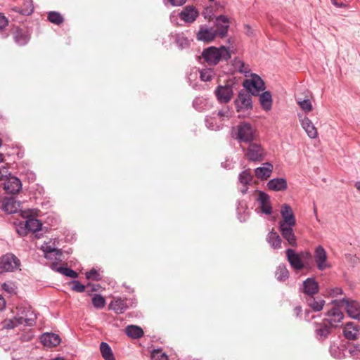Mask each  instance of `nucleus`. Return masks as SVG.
<instances>
[{
  "mask_svg": "<svg viewBox=\"0 0 360 360\" xmlns=\"http://www.w3.org/2000/svg\"><path fill=\"white\" fill-rule=\"evenodd\" d=\"M18 311L16 316L13 319L4 321V328L12 329L22 324L28 326L34 325L37 319V315L31 307H20L18 308Z\"/></svg>",
  "mask_w": 360,
  "mask_h": 360,
  "instance_id": "nucleus-1",
  "label": "nucleus"
},
{
  "mask_svg": "<svg viewBox=\"0 0 360 360\" xmlns=\"http://www.w3.org/2000/svg\"><path fill=\"white\" fill-rule=\"evenodd\" d=\"M231 58L229 51L224 46L220 48L210 46L202 53V58L209 65H215L220 60H227Z\"/></svg>",
  "mask_w": 360,
  "mask_h": 360,
  "instance_id": "nucleus-2",
  "label": "nucleus"
},
{
  "mask_svg": "<svg viewBox=\"0 0 360 360\" xmlns=\"http://www.w3.org/2000/svg\"><path fill=\"white\" fill-rule=\"evenodd\" d=\"M236 138L241 142L251 143L257 139L256 129L247 122H242L234 129Z\"/></svg>",
  "mask_w": 360,
  "mask_h": 360,
  "instance_id": "nucleus-3",
  "label": "nucleus"
},
{
  "mask_svg": "<svg viewBox=\"0 0 360 360\" xmlns=\"http://www.w3.org/2000/svg\"><path fill=\"white\" fill-rule=\"evenodd\" d=\"M334 305L343 307L347 315L354 319H360V304L350 298L335 300L332 302Z\"/></svg>",
  "mask_w": 360,
  "mask_h": 360,
  "instance_id": "nucleus-4",
  "label": "nucleus"
},
{
  "mask_svg": "<svg viewBox=\"0 0 360 360\" xmlns=\"http://www.w3.org/2000/svg\"><path fill=\"white\" fill-rule=\"evenodd\" d=\"M286 257L290 266L295 270H301L304 268V261L311 258V254L309 252H301L297 253L292 249L286 250Z\"/></svg>",
  "mask_w": 360,
  "mask_h": 360,
  "instance_id": "nucleus-5",
  "label": "nucleus"
},
{
  "mask_svg": "<svg viewBox=\"0 0 360 360\" xmlns=\"http://www.w3.org/2000/svg\"><path fill=\"white\" fill-rule=\"evenodd\" d=\"M20 266V259L13 254L8 253L0 257V274L13 271Z\"/></svg>",
  "mask_w": 360,
  "mask_h": 360,
  "instance_id": "nucleus-6",
  "label": "nucleus"
},
{
  "mask_svg": "<svg viewBox=\"0 0 360 360\" xmlns=\"http://www.w3.org/2000/svg\"><path fill=\"white\" fill-rule=\"evenodd\" d=\"M245 151V157L252 162H261L265 157V152L262 146L254 141L249 143Z\"/></svg>",
  "mask_w": 360,
  "mask_h": 360,
  "instance_id": "nucleus-7",
  "label": "nucleus"
},
{
  "mask_svg": "<svg viewBox=\"0 0 360 360\" xmlns=\"http://www.w3.org/2000/svg\"><path fill=\"white\" fill-rule=\"evenodd\" d=\"M243 86L252 95H257L259 91L264 89V83L260 77L252 74L250 79H247L243 82Z\"/></svg>",
  "mask_w": 360,
  "mask_h": 360,
  "instance_id": "nucleus-8",
  "label": "nucleus"
},
{
  "mask_svg": "<svg viewBox=\"0 0 360 360\" xmlns=\"http://www.w3.org/2000/svg\"><path fill=\"white\" fill-rule=\"evenodd\" d=\"M281 220L278 223V227L283 226H295L296 225V219L291 207L287 204H284L281 210Z\"/></svg>",
  "mask_w": 360,
  "mask_h": 360,
  "instance_id": "nucleus-9",
  "label": "nucleus"
},
{
  "mask_svg": "<svg viewBox=\"0 0 360 360\" xmlns=\"http://www.w3.org/2000/svg\"><path fill=\"white\" fill-rule=\"evenodd\" d=\"M339 307L334 305V307L327 312L326 318L325 319L329 323V325L332 326L334 328L342 325L344 314Z\"/></svg>",
  "mask_w": 360,
  "mask_h": 360,
  "instance_id": "nucleus-10",
  "label": "nucleus"
},
{
  "mask_svg": "<svg viewBox=\"0 0 360 360\" xmlns=\"http://www.w3.org/2000/svg\"><path fill=\"white\" fill-rule=\"evenodd\" d=\"M251 93L247 90H242L239 92L237 99L235 101L238 111L242 109H250L252 108Z\"/></svg>",
  "mask_w": 360,
  "mask_h": 360,
  "instance_id": "nucleus-11",
  "label": "nucleus"
},
{
  "mask_svg": "<svg viewBox=\"0 0 360 360\" xmlns=\"http://www.w3.org/2000/svg\"><path fill=\"white\" fill-rule=\"evenodd\" d=\"M215 94L221 103H228L231 101L233 96V89L231 86H219L215 91Z\"/></svg>",
  "mask_w": 360,
  "mask_h": 360,
  "instance_id": "nucleus-12",
  "label": "nucleus"
},
{
  "mask_svg": "<svg viewBox=\"0 0 360 360\" xmlns=\"http://www.w3.org/2000/svg\"><path fill=\"white\" fill-rule=\"evenodd\" d=\"M334 328L324 319L321 323H316L315 333L320 339L326 338Z\"/></svg>",
  "mask_w": 360,
  "mask_h": 360,
  "instance_id": "nucleus-13",
  "label": "nucleus"
},
{
  "mask_svg": "<svg viewBox=\"0 0 360 360\" xmlns=\"http://www.w3.org/2000/svg\"><path fill=\"white\" fill-rule=\"evenodd\" d=\"M22 188V184L19 179L10 176L4 183V190L11 194L18 193Z\"/></svg>",
  "mask_w": 360,
  "mask_h": 360,
  "instance_id": "nucleus-14",
  "label": "nucleus"
},
{
  "mask_svg": "<svg viewBox=\"0 0 360 360\" xmlns=\"http://www.w3.org/2000/svg\"><path fill=\"white\" fill-rule=\"evenodd\" d=\"M216 21L217 29L214 30L217 32V35L219 34L221 37H225L229 27V18L225 15H221L216 18Z\"/></svg>",
  "mask_w": 360,
  "mask_h": 360,
  "instance_id": "nucleus-15",
  "label": "nucleus"
},
{
  "mask_svg": "<svg viewBox=\"0 0 360 360\" xmlns=\"http://www.w3.org/2000/svg\"><path fill=\"white\" fill-rule=\"evenodd\" d=\"M198 12L195 7L188 6L184 8L182 11L180 13V18L186 22H193L195 20L198 16Z\"/></svg>",
  "mask_w": 360,
  "mask_h": 360,
  "instance_id": "nucleus-16",
  "label": "nucleus"
},
{
  "mask_svg": "<svg viewBox=\"0 0 360 360\" xmlns=\"http://www.w3.org/2000/svg\"><path fill=\"white\" fill-rule=\"evenodd\" d=\"M300 122L302 127L310 139H316L318 136L317 129L309 117H304L300 120Z\"/></svg>",
  "mask_w": 360,
  "mask_h": 360,
  "instance_id": "nucleus-17",
  "label": "nucleus"
},
{
  "mask_svg": "<svg viewBox=\"0 0 360 360\" xmlns=\"http://www.w3.org/2000/svg\"><path fill=\"white\" fill-rule=\"evenodd\" d=\"M314 257L318 269L319 270H324L327 266V255L323 247L319 246L316 248Z\"/></svg>",
  "mask_w": 360,
  "mask_h": 360,
  "instance_id": "nucleus-18",
  "label": "nucleus"
},
{
  "mask_svg": "<svg viewBox=\"0 0 360 360\" xmlns=\"http://www.w3.org/2000/svg\"><path fill=\"white\" fill-rule=\"evenodd\" d=\"M293 226L278 227L282 236L287 240L288 243L293 247L297 246V238L292 230Z\"/></svg>",
  "mask_w": 360,
  "mask_h": 360,
  "instance_id": "nucleus-19",
  "label": "nucleus"
},
{
  "mask_svg": "<svg viewBox=\"0 0 360 360\" xmlns=\"http://www.w3.org/2000/svg\"><path fill=\"white\" fill-rule=\"evenodd\" d=\"M41 342L46 347H53L58 345L60 338L55 333H44L41 336Z\"/></svg>",
  "mask_w": 360,
  "mask_h": 360,
  "instance_id": "nucleus-20",
  "label": "nucleus"
},
{
  "mask_svg": "<svg viewBox=\"0 0 360 360\" xmlns=\"http://www.w3.org/2000/svg\"><path fill=\"white\" fill-rule=\"evenodd\" d=\"M25 226L28 231L33 232L35 238H41V234L39 233V231H41L42 224L39 220L34 218L28 219L25 221Z\"/></svg>",
  "mask_w": 360,
  "mask_h": 360,
  "instance_id": "nucleus-21",
  "label": "nucleus"
},
{
  "mask_svg": "<svg viewBox=\"0 0 360 360\" xmlns=\"http://www.w3.org/2000/svg\"><path fill=\"white\" fill-rule=\"evenodd\" d=\"M109 308L117 314H122L128 309L127 300L122 298L114 299L110 303Z\"/></svg>",
  "mask_w": 360,
  "mask_h": 360,
  "instance_id": "nucleus-22",
  "label": "nucleus"
},
{
  "mask_svg": "<svg viewBox=\"0 0 360 360\" xmlns=\"http://www.w3.org/2000/svg\"><path fill=\"white\" fill-rule=\"evenodd\" d=\"M273 170V165L269 162H266L262 167H257L255 169V176L258 179H266L271 176Z\"/></svg>",
  "mask_w": 360,
  "mask_h": 360,
  "instance_id": "nucleus-23",
  "label": "nucleus"
},
{
  "mask_svg": "<svg viewBox=\"0 0 360 360\" xmlns=\"http://www.w3.org/2000/svg\"><path fill=\"white\" fill-rule=\"evenodd\" d=\"M18 203L13 197L4 198L2 200L1 208L7 213L15 212L18 210Z\"/></svg>",
  "mask_w": 360,
  "mask_h": 360,
  "instance_id": "nucleus-24",
  "label": "nucleus"
},
{
  "mask_svg": "<svg viewBox=\"0 0 360 360\" xmlns=\"http://www.w3.org/2000/svg\"><path fill=\"white\" fill-rule=\"evenodd\" d=\"M304 292L313 296L319 292V284L313 278H307L303 283Z\"/></svg>",
  "mask_w": 360,
  "mask_h": 360,
  "instance_id": "nucleus-25",
  "label": "nucleus"
},
{
  "mask_svg": "<svg viewBox=\"0 0 360 360\" xmlns=\"http://www.w3.org/2000/svg\"><path fill=\"white\" fill-rule=\"evenodd\" d=\"M343 334L347 339L355 340L358 338L359 330L352 322H349L343 328Z\"/></svg>",
  "mask_w": 360,
  "mask_h": 360,
  "instance_id": "nucleus-26",
  "label": "nucleus"
},
{
  "mask_svg": "<svg viewBox=\"0 0 360 360\" xmlns=\"http://www.w3.org/2000/svg\"><path fill=\"white\" fill-rule=\"evenodd\" d=\"M217 36V32L211 29L201 28L197 34L198 39L206 42H210L214 39Z\"/></svg>",
  "mask_w": 360,
  "mask_h": 360,
  "instance_id": "nucleus-27",
  "label": "nucleus"
},
{
  "mask_svg": "<svg viewBox=\"0 0 360 360\" xmlns=\"http://www.w3.org/2000/svg\"><path fill=\"white\" fill-rule=\"evenodd\" d=\"M268 188L275 191H283L287 188L285 179L277 178L270 180L267 184Z\"/></svg>",
  "mask_w": 360,
  "mask_h": 360,
  "instance_id": "nucleus-28",
  "label": "nucleus"
},
{
  "mask_svg": "<svg viewBox=\"0 0 360 360\" xmlns=\"http://www.w3.org/2000/svg\"><path fill=\"white\" fill-rule=\"evenodd\" d=\"M23 6L22 8L15 6L12 8L13 11L20 13L23 15H29L33 12V6L31 0H22Z\"/></svg>",
  "mask_w": 360,
  "mask_h": 360,
  "instance_id": "nucleus-29",
  "label": "nucleus"
},
{
  "mask_svg": "<svg viewBox=\"0 0 360 360\" xmlns=\"http://www.w3.org/2000/svg\"><path fill=\"white\" fill-rule=\"evenodd\" d=\"M259 102L262 108L269 111L271 109L272 98L269 91H264L259 96Z\"/></svg>",
  "mask_w": 360,
  "mask_h": 360,
  "instance_id": "nucleus-30",
  "label": "nucleus"
},
{
  "mask_svg": "<svg viewBox=\"0 0 360 360\" xmlns=\"http://www.w3.org/2000/svg\"><path fill=\"white\" fill-rule=\"evenodd\" d=\"M252 180V175L250 169H247L241 172L239 175V181L245 188L241 189L243 193H245L248 191L247 185H248Z\"/></svg>",
  "mask_w": 360,
  "mask_h": 360,
  "instance_id": "nucleus-31",
  "label": "nucleus"
},
{
  "mask_svg": "<svg viewBox=\"0 0 360 360\" xmlns=\"http://www.w3.org/2000/svg\"><path fill=\"white\" fill-rule=\"evenodd\" d=\"M267 241L274 249H279L281 248V238L279 235L274 231H271L268 234Z\"/></svg>",
  "mask_w": 360,
  "mask_h": 360,
  "instance_id": "nucleus-32",
  "label": "nucleus"
},
{
  "mask_svg": "<svg viewBox=\"0 0 360 360\" xmlns=\"http://www.w3.org/2000/svg\"><path fill=\"white\" fill-rule=\"evenodd\" d=\"M100 351L102 357L105 360H115L112 351L108 344L105 342H101L100 345Z\"/></svg>",
  "mask_w": 360,
  "mask_h": 360,
  "instance_id": "nucleus-33",
  "label": "nucleus"
},
{
  "mask_svg": "<svg viewBox=\"0 0 360 360\" xmlns=\"http://www.w3.org/2000/svg\"><path fill=\"white\" fill-rule=\"evenodd\" d=\"M126 333L132 338H140L143 336V331L141 328L131 325L126 328Z\"/></svg>",
  "mask_w": 360,
  "mask_h": 360,
  "instance_id": "nucleus-34",
  "label": "nucleus"
},
{
  "mask_svg": "<svg viewBox=\"0 0 360 360\" xmlns=\"http://www.w3.org/2000/svg\"><path fill=\"white\" fill-rule=\"evenodd\" d=\"M307 304L314 311H319L323 309L325 301L321 298L315 299L311 296L307 300Z\"/></svg>",
  "mask_w": 360,
  "mask_h": 360,
  "instance_id": "nucleus-35",
  "label": "nucleus"
},
{
  "mask_svg": "<svg viewBox=\"0 0 360 360\" xmlns=\"http://www.w3.org/2000/svg\"><path fill=\"white\" fill-rule=\"evenodd\" d=\"M276 278L280 281H285L289 276V271L285 265H280L276 271Z\"/></svg>",
  "mask_w": 360,
  "mask_h": 360,
  "instance_id": "nucleus-36",
  "label": "nucleus"
},
{
  "mask_svg": "<svg viewBox=\"0 0 360 360\" xmlns=\"http://www.w3.org/2000/svg\"><path fill=\"white\" fill-rule=\"evenodd\" d=\"M48 20L55 24V25H61L63 21H64V18L63 17V15L58 13V12H56V11H51L48 13Z\"/></svg>",
  "mask_w": 360,
  "mask_h": 360,
  "instance_id": "nucleus-37",
  "label": "nucleus"
},
{
  "mask_svg": "<svg viewBox=\"0 0 360 360\" xmlns=\"http://www.w3.org/2000/svg\"><path fill=\"white\" fill-rule=\"evenodd\" d=\"M297 103L300 108L307 113L311 112L313 109L312 104L309 99L297 98Z\"/></svg>",
  "mask_w": 360,
  "mask_h": 360,
  "instance_id": "nucleus-38",
  "label": "nucleus"
},
{
  "mask_svg": "<svg viewBox=\"0 0 360 360\" xmlns=\"http://www.w3.org/2000/svg\"><path fill=\"white\" fill-rule=\"evenodd\" d=\"M235 67L238 70V71L241 73H243L246 77L248 74L250 72V68L248 65H246L242 60H237L235 62Z\"/></svg>",
  "mask_w": 360,
  "mask_h": 360,
  "instance_id": "nucleus-39",
  "label": "nucleus"
},
{
  "mask_svg": "<svg viewBox=\"0 0 360 360\" xmlns=\"http://www.w3.org/2000/svg\"><path fill=\"white\" fill-rule=\"evenodd\" d=\"M93 305L98 309H102L105 305V300L104 297L100 295H96L92 298Z\"/></svg>",
  "mask_w": 360,
  "mask_h": 360,
  "instance_id": "nucleus-40",
  "label": "nucleus"
},
{
  "mask_svg": "<svg viewBox=\"0 0 360 360\" xmlns=\"http://www.w3.org/2000/svg\"><path fill=\"white\" fill-rule=\"evenodd\" d=\"M57 271L62 274L63 275L72 278H77L78 276V274L77 272L67 267H59L58 268Z\"/></svg>",
  "mask_w": 360,
  "mask_h": 360,
  "instance_id": "nucleus-41",
  "label": "nucleus"
},
{
  "mask_svg": "<svg viewBox=\"0 0 360 360\" xmlns=\"http://www.w3.org/2000/svg\"><path fill=\"white\" fill-rule=\"evenodd\" d=\"M152 360H168L167 355L162 352L161 349H154L151 352Z\"/></svg>",
  "mask_w": 360,
  "mask_h": 360,
  "instance_id": "nucleus-42",
  "label": "nucleus"
},
{
  "mask_svg": "<svg viewBox=\"0 0 360 360\" xmlns=\"http://www.w3.org/2000/svg\"><path fill=\"white\" fill-rule=\"evenodd\" d=\"M15 41L20 45L25 44L27 41V36L23 34L21 32H17L15 36Z\"/></svg>",
  "mask_w": 360,
  "mask_h": 360,
  "instance_id": "nucleus-43",
  "label": "nucleus"
},
{
  "mask_svg": "<svg viewBox=\"0 0 360 360\" xmlns=\"http://www.w3.org/2000/svg\"><path fill=\"white\" fill-rule=\"evenodd\" d=\"M258 201L260 202V204H266L267 202H269V197L267 194L262 191H258Z\"/></svg>",
  "mask_w": 360,
  "mask_h": 360,
  "instance_id": "nucleus-44",
  "label": "nucleus"
},
{
  "mask_svg": "<svg viewBox=\"0 0 360 360\" xmlns=\"http://www.w3.org/2000/svg\"><path fill=\"white\" fill-rule=\"evenodd\" d=\"M86 278L87 279H93L96 281L101 279L99 274L95 269H92L90 271L86 272Z\"/></svg>",
  "mask_w": 360,
  "mask_h": 360,
  "instance_id": "nucleus-45",
  "label": "nucleus"
},
{
  "mask_svg": "<svg viewBox=\"0 0 360 360\" xmlns=\"http://www.w3.org/2000/svg\"><path fill=\"white\" fill-rule=\"evenodd\" d=\"M73 286L72 289L74 291L78 292H83L85 290V286L82 284H81L78 281H72Z\"/></svg>",
  "mask_w": 360,
  "mask_h": 360,
  "instance_id": "nucleus-46",
  "label": "nucleus"
},
{
  "mask_svg": "<svg viewBox=\"0 0 360 360\" xmlns=\"http://www.w3.org/2000/svg\"><path fill=\"white\" fill-rule=\"evenodd\" d=\"M329 295L332 297H335L338 296L339 295L342 294V290L340 288H334L330 290L328 292Z\"/></svg>",
  "mask_w": 360,
  "mask_h": 360,
  "instance_id": "nucleus-47",
  "label": "nucleus"
},
{
  "mask_svg": "<svg viewBox=\"0 0 360 360\" xmlns=\"http://www.w3.org/2000/svg\"><path fill=\"white\" fill-rule=\"evenodd\" d=\"M261 210L262 211V212L266 214H270L271 213V211H272V208H271V206L270 205V202H267L266 204H262L261 205Z\"/></svg>",
  "mask_w": 360,
  "mask_h": 360,
  "instance_id": "nucleus-48",
  "label": "nucleus"
},
{
  "mask_svg": "<svg viewBox=\"0 0 360 360\" xmlns=\"http://www.w3.org/2000/svg\"><path fill=\"white\" fill-rule=\"evenodd\" d=\"M8 24V19L0 13V30H3Z\"/></svg>",
  "mask_w": 360,
  "mask_h": 360,
  "instance_id": "nucleus-49",
  "label": "nucleus"
},
{
  "mask_svg": "<svg viewBox=\"0 0 360 360\" xmlns=\"http://www.w3.org/2000/svg\"><path fill=\"white\" fill-rule=\"evenodd\" d=\"M9 174L8 170L5 167H0V180H4Z\"/></svg>",
  "mask_w": 360,
  "mask_h": 360,
  "instance_id": "nucleus-50",
  "label": "nucleus"
},
{
  "mask_svg": "<svg viewBox=\"0 0 360 360\" xmlns=\"http://www.w3.org/2000/svg\"><path fill=\"white\" fill-rule=\"evenodd\" d=\"M186 0H169L171 5L174 6H179L184 4Z\"/></svg>",
  "mask_w": 360,
  "mask_h": 360,
  "instance_id": "nucleus-51",
  "label": "nucleus"
},
{
  "mask_svg": "<svg viewBox=\"0 0 360 360\" xmlns=\"http://www.w3.org/2000/svg\"><path fill=\"white\" fill-rule=\"evenodd\" d=\"M200 78L203 81H209L211 79V77L210 75H207L206 73L202 72L200 73Z\"/></svg>",
  "mask_w": 360,
  "mask_h": 360,
  "instance_id": "nucleus-52",
  "label": "nucleus"
},
{
  "mask_svg": "<svg viewBox=\"0 0 360 360\" xmlns=\"http://www.w3.org/2000/svg\"><path fill=\"white\" fill-rule=\"evenodd\" d=\"M5 300L4 297L0 295V310H1L5 307Z\"/></svg>",
  "mask_w": 360,
  "mask_h": 360,
  "instance_id": "nucleus-53",
  "label": "nucleus"
},
{
  "mask_svg": "<svg viewBox=\"0 0 360 360\" xmlns=\"http://www.w3.org/2000/svg\"><path fill=\"white\" fill-rule=\"evenodd\" d=\"M294 314L296 315V316H299V314L301 313L302 311V309L300 307H296L294 308Z\"/></svg>",
  "mask_w": 360,
  "mask_h": 360,
  "instance_id": "nucleus-54",
  "label": "nucleus"
},
{
  "mask_svg": "<svg viewBox=\"0 0 360 360\" xmlns=\"http://www.w3.org/2000/svg\"><path fill=\"white\" fill-rule=\"evenodd\" d=\"M228 112H223V111H219L218 113H217V115L219 117H228Z\"/></svg>",
  "mask_w": 360,
  "mask_h": 360,
  "instance_id": "nucleus-55",
  "label": "nucleus"
},
{
  "mask_svg": "<svg viewBox=\"0 0 360 360\" xmlns=\"http://www.w3.org/2000/svg\"><path fill=\"white\" fill-rule=\"evenodd\" d=\"M332 2H333V4L335 6H338V7H342V6H345V4H338V2L336 1V0H332Z\"/></svg>",
  "mask_w": 360,
  "mask_h": 360,
  "instance_id": "nucleus-56",
  "label": "nucleus"
},
{
  "mask_svg": "<svg viewBox=\"0 0 360 360\" xmlns=\"http://www.w3.org/2000/svg\"><path fill=\"white\" fill-rule=\"evenodd\" d=\"M355 187L359 191H360V182L356 183Z\"/></svg>",
  "mask_w": 360,
  "mask_h": 360,
  "instance_id": "nucleus-57",
  "label": "nucleus"
},
{
  "mask_svg": "<svg viewBox=\"0 0 360 360\" xmlns=\"http://www.w3.org/2000/svg\"><path fill=\"white\" fill-rule=\"evenodd\" d=\"M4 161V155L2 153H0V162H2Z\"/></svg>",
  "mask_w": 360,
  "mask_h": 360,
  "instance_id": "nucleus-58",
  "label": "nucleus"
},
{
  "mask_svg": "<svg viewBox=\"0 0 360 360\" xmlns=\"http://www.w3.org/2000/svg\"><path fill=\"white\" fill-rule=\"evenodd\" d=\"M55 360H64V359H62V358H57V359H56Z\"/></svg>",
  "mask_w": 360,
  "mask_h": 360,
  "instance_id": "nucleus-59",
  "label": "nucleus"
},
{
  "mask_svg": "<svg viewBox=\"0 0 360 360\" xmlns=\"http://www.w3.org/2000/svg\"><path fill=\"white\" fill-rule=\"evenodd\" d=\"M6 284H4V285H3L4 289H6Z\"/></svg>",
  "mask_w": 360,
  "mask_h": 360,
  "instance_id": "nucleus-60",
  "label": "nucleus"
},
{
  "mask_svg": "<svg viewBox=\"0 0 360 360\" xmlns=\"http://www.w3.org/2000/svg\"><path fill=\"white\" fill-rule=\"evenodd\" d=\"M210 1H213L214 0H209Z\"/></svg>",
  "mask_w": 360,
  "mask_h": 360,
  "instance_id": "nucleus-61",
  "label": "nucleus"
}]
</instances>
